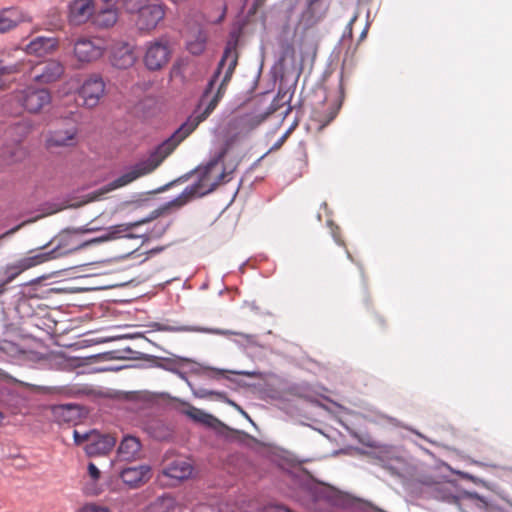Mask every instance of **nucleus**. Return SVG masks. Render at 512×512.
Wrapping results in <instances>:
<instances>
[{"label":"nucleus","mask_w":512,"mask_h":512,"mask_svg":"<svg viewBox=\"0 0 512 512\" xmlns=\"http://www.w3.org/2000/svg\"><path fill=\"white\" fill-rule=\"evenodd\" d=\"M207 34L206 32L198 28L195 32H192L186 41L187 50L193 55H200L206 48Z\"/></svg>","instance_id":"nucleus-24"},{"label":"nucleus","mask_w":512,"mask_h":512,"mask_svg":"<svg viewBox=\"0 0 512 512\" xmlns=\"http://www.w3.org/2000/svg\"><path fill=\"white\" fill-rule=\"evenodd\" d=\"M191 512H223V510L218 503H199L192 508Z\"/></svg>","instance_id":"nucleus-30"},{"label":"nucleus","mask_w":512,"mask_h":512,"mask_svg":"<svg viewBox=\"0 0 512 512\" xmlns=\"http://www.w3.org/2000/svg\"><path fill=\"white\" fill-rule=\"evenodd\" d=\"M6 76L7 75H4L2 72H0V90L7 89L9 86L8 82L5 80Z\"/></svg>","instance_id":"nucleus-36"},{"label":"nucleus","mask_w":512,"mask_h":512,"mask_svg":"<svg viewBox=\"0 0 512 512\" xmlns=\"http://www.w3.org/2000/svg\"><path fill=\"white\" fill-rule=\"evenodd\" d=\"M208 371L211 373L210 374V377L211 378H215V379H218L220 376L224 377L226 373H234V374H238V375H244V376H247V377H251V378H256V377H260V373L259 372H256V371H239V372H235V371H229V370H224V369H216V368H209Z\"/></svg>","instance_id":"nucleus-28"},{"label":"nucleus","mask_w":512,"mask_h":512,"mask_svg":"<svg viewBox=\"0 0 512 512\" xmlns=\"http://www.w3.org/2000/svg\"><path fill=\"white\" fill-rule=\"evenodd\" d=\"M106 50L100 37H80L74 43L73 53L80 63H91L100 59Z\"/></svg>","instance_id":"nucleus-6"},{"label":"nucleus","mask_w":512,"mask_h":512,"mask_svg":"<svg viewBox=\"0 0 512 512\" xmlns=\"http://www.w3.org/2000/svg\"><path fill=\"white\" fill-rule=\"evenodd\" d=\"M4 418V414L0 411V425L3 423Z\"/></svg>","instance_id":"nucleus-41"},{"label":"nucleus","mask_w":512,"mask_h":512,"mask_svg":"<svg viewBox=\"0 0 512 512\" xmlns=\"http://www.w3.org/2000/svg\"><path fill=\"white\" fill-rule=\"evenodd\" d=\"M238 64L237 43L229 41L225 47L221 60L212 78L208 82L195 112L165 141L159 144L146 159L133 165L127 172L101 188L96 199L105 193L126 186L136 179L148 175L156 170L161 163L187 138L198 125L206 120L215 110L224 96Z\"/></svg>","instance_id":"nucleus-1"},{"label":"nucleus","mask_w":512,"mask_h":512,"mask_svg":"<svg viewBox=\"0 0 512 512\" xmlns=\"http://www.w3.org/2000/svg\"><path fill=\"white\" fill-rule=\"evenodd\" d=\"M15 98L27 112L32 114L41 112L52 100L48 89L33 86L17 91Z\"/></svg>","instance_id":"nucleus-5"},{"label":"nucleus","mask_w":512,"mask_h":512,"mask_svg":"<svg viewBox=\"0 0 512 512\" xmlns=\"http://www.w3.org/2000/svg\"><path fill=\"white\" fill-rule=\"evenodd\" d=\"M263 121L262 117L244 115L233 119L231 125L243 132H250L255 129Z\"/></svg>","instance_id":"nucleus-25"},{"label":"nucleus","mask_w":512,"mask_h":512,"mask_svg":"<svg viewBox=\"0 0 512 512\" xmlns=\"http://www.w3.org/2000/svg\"><path fill=\"white\" fill-rule=\"evenodd\" d=\"M186 414L196 422L204 424L208 427H216L220 422L214 416L205 413L203 410L198 409L194 406H190L186 411Z\"/></svg>","instance_id":"nucleus-26"},{"label":"nucleus","mask_w":512,"mask_h":512,"mask_svg":"<svg viewBox=\"0 0 512 512\" xmlns=\"http://www.w3.org/2000/svg\"><path fill=\"white\" fill-rule=\"evenodd\" d=\"M265 0H256L257 4H261L262 2H264Z\"/></svg>","instance_id":"nucleus-42"},{"label":"nucleus","mask_w":512,"mask_h":512,"mask_svg":"<svg viewBox=\"0 0 512 512\" xmlns=\"http://www.w3.org/2000/svg\"><path fill=\"white\" fill-rule=\"evenodd\" d=\"M79 410L77 406L67 404L58 405L53 407V414L59 420L63 422L73 421L78 416Z\"/></svg>","instance_id":"nucleus-27"},{"label":"nucleus","mask_w":512,"mask_h":512,"mask_svg":"<svg viewBox=\"0 0 512 512\" xmlns=\"http://www.w3.org/2000/svg\"><path fill=\"white\" fill-rule=\"evenodd\" d=\"M44 264L39 249L29 250L23 257L3 268L6 283H11L23 272Z\"/></svg>","instance_id":"nucleus-11"},{"label":"nucleus","mask_w":512,"mask_h":512,"mask_svg":"<svg viewBox=\"0 0 512 512\" xmlns=\"http://www.w3.org/2000/svg\"><path fill=\"white\" fill-rule=\"evenodd\" d=\"M227 153V148L222 149L219 154L204 167L200 179L190 186H187L183 192L175 199L163 204L151 212L150 219H156L159 216L170 213L172 209H179L189 203L191 200L204 196L212 192L224 178V173L218 175V180L212 181L211 174L220 161Z\"/></svg>","instance_id":"nucleus-3"},{"label":"nucleus","mask_w":512,"mask_h":512,"mask_svg":"<svg viewBox=\"0 0 512 512\" xmlns=\"http://www.w3.org/2000/svg\"><path fill=\"white\" fill-rule=\"evenodd\" d=\"M289 136V131H287L286 133H284L274 144L273 146L270 148L269 152L271 151H276L278 149H280L282 147V145L285 143V141L287 140Z\"/></svg>","instance_id":"nucleus-34"},{"label":"nucleus","mask_w":512,"mask_h":512,"mask_svg":"<svg viewBox=\"0 0 512 512\" xmlns=\"http://www.w3.org/2000/svg\"><path fill=\"white\" fill-rule=\"evenodd\" d=\"M120 9L117 6H108L96 9L91 24L97 29H110L118 22Z\"/></svg>","instance_id":"nucleus-17"},{"label":"nucleus","mask_w":512,"mask_h":512,"mask_svg":"<svg viewBox=\"0 0 512 512\" xmlns=\"http://www.w3.org/2000/svg\"><path fill=\"white\" fill-rule=\"evenodd\" d=\"M336 242H338L339 244H343L339 239H336Z\"/></svg>","instance_id":"nucleus-43"},{"label":"nucleus","mask_w":512,"mask_h":512,"mask_svg":"<svg viewBox=\"0 0 512 512\" xmlns=\"http://www.w3.org/2000/svg\"><path fill=\"white\" fill-rule=\"evenodd\" d=\"M77 129L71 127L69 129H58L51 132L47 139V146L52 147H64L73 146L76 144Z\"/></svg>","instance_id":"nucleus-22"},{"label":"nucleus","mask_w":512,"mask_h":512,"mask_svg":"<svg viewBox=\"0 0 512 512\" xmlns=\"http://www.w3.org/2000/svg\"><path fill=\"white\" fill-rule=\"evenodd\" d=\"M112 64L119 69H127L134 65L136 54L134 47L128 43L117 44L112 52Z\"/></svg>","instance_id":"nucleus-18"},{"label":"nucleus","mask_w":512,"mask_h":512,"mask_svg":"<svg viewBox=\"0 0 512 512\" xmlns=\"http://www.w3.org/2000/svg\"><path fill=\"white\" fill-rule=\"evenodd\" d=\"M95 0H71L68 5V20L73 25H83L92 20Z\"/></svg>","instance_id":"nucleus-15"},{"label":"nucleus","mask_w":512,"mask_h":512,"mask_svg":"<svg viewBox=\"0 0 512 512\" xmlns=\"http://www.w3.org/2000/svg\"><path fill=\"white\" fill-rule=\"evenodd\" d=\"M31 16L20 7L11 6L0 9V34L8 33L22 23H30Z\"/></svg>","instance_id":"nucleus-14"},{"label":"nucleus","mask_w":512,"mask_h":512,"mask_svg":"<svg viewBox=\"0 0 512 512\" xmlns=\"http://www.w3.org/2000/svg\"><path fill=\"white\" fill-rule=\"evenodd\" d=\"M34 220H28V221H24L22 223H20L19 225L11 228L10 230L6 231L5 233L1 234L0 235V241L13 235L14 233H16L17 231H19L22 227H24L26 224L28 223H32Z\"/></svg>","instance_id":"nucleus-32"},{"label":"nucleus","mask_w":512,"mask_h":512,"mask_svg":"<svg viewBox=\"0 0 512 512\" xmlns=\"http://www.w3.org/2000/svg\"><path fill=\"white\" fill-rule=\"evenodd\" d=\"M193 473L192 464L181 457H165L162 464L161 474L165 477L183 481L188 479Z\"/></svg>","instance_id":"nucleus-13"},{"label":"nucleus","mask_w":512,"mask_h":512,"mask_svg":"<svg viewBox=\"0 0 512 512\" xmlns=\"http://www.w3.org/2000/svg\"><path fill=\"white\" fill-rule=\"evenodd\" d=\"M152 476L151 467L139 465L126 467L121 470L119 477L130 488H138L147 483Z\"/></svg>","instance_id":"nucleus-16"},{"label":"nucleus","mask_w":512,"mask_h":512,"mask_svg":"<svg viewBox=\"0 0 512 512\" xmlns=\"http://www.w3.org/2000/svg\"><path fill=\"white\" fill-rule=\"evenodd\" d=\"M74 439L77 444H81L85 441L89 442L86 447V451L89 455L107 454L116 444L115 437L109 434L100 435L96 432L80 434L75 430Z\"/></svg>","instance_id":"nucleus-10"},{"label":"nucleus","mask_w":512,"mask_h":512,"mask_svg":"<svg viewBox=\"0 0 512 512\" xmlns=\"http://www.w3.org/2000/svg\"><path fill=\"white\" fill-rule=\"evenodd\" d=\"M170 57L171 49L168 42L156 40L146 44L143 62L148 70L158 71L168 64Z\"/></svg>","instance_id":"nucleus-7"},{"label":"nucleus","mask_w":512,"mask_h":512,"mask_svg":"<svg viewBox=\"0 0 512 512\" xmlns=\"http://www.w3.org/2000/svg\"><path fill=\"white\" fill-rule=\"evenodd\" d=\"M64 71L63 64L57 60H48L36 64L31 61V69L28 70L27 75L35 82L48 84L59 80Z\"/></svg>","instance_id":"nucleus-9"},{"label":"nucleus","mask_w":512,"mask_h":512,"mask_svg":"<svg viewBox=\"0 0 512 512\" xmlns=\"http://www.w3.org/2000/svg\"><path fill=\"white\" fill-rule=\"evenodd\" d=\"M95 230V228L86 227L67 228L62 230L49 243H55V246L52 249L44 251L48 245L38 248L40 250V256L42 257L43 263L67 256L94 244L118 239L122 232L121 226H114L111 227L108 232L99 237L91 239L82 238L83 234L90 233Z\"/></svg>","instance_id":"nucleus-2"},{"label":"nucleus","mask_w":512,"mask_h":512,"mask_svg":"<svg viewBox=\"0 0 512 512\" xmlns=\"http://www.w3.org/2000/svg\"><path fill=\"white\" fill-rule=\"evenodd\" d=\"M57 48L58 40L56 38L39 36L30 41L26 46L25 54H34L42 57L53 53Z\"/></svg>","instance_id":"nucleus-20"},{"label":"nucleus","mask_w":512,"mask_h":512,"mask_svg":"<svg viewBox=\"0 0 512 512\" xmlns=\"http://www.w3.org/2000/svg\"><path fill=\"white\" fill-rule=\"evenodd\" d=\"M339 107L333 102L323 101L320 107L312 112V120L319 123V128H325L338 114Z\"/></svg>","instance_id":"nucleus-21"},{"label":"nucleus","mask_w":512,"mask_h":512,"mask_svg":"<svg viewBox=\"0 0 512 512\" xmlns=\"http://www.w3.org/2000/svg\"><path fill=\"white\" fill-rule=\"evenodd\" d=\"M225 14H226V7H225V6H223V7H222V13H221V15L219 16V18L217 19V21H216V22H221V21L224 19Z\"/></svg>","instance_id":"nucleus-38"},{"label":"nucleus","mask_w":512,"mask_h":512,"mask_svg":"<svg viewBox=\"0 0 512 512\" xmlns=\"http://www.w3.org/2000/svg\"><path fill=\"white\" fill-rule=\"evenodd\" d=\"M149 0H123V8L127 13H136L145 5L148 4Z\"/></svg>","instance_id":"nucleus-29"},{"label":"nucleus","mask_w":512,"mask_h":512,"mask_svg":"<svg viewBox=\"0 0 512 512\" xmlns=\"http://www.w3.org/2000/svg\"><path fill=\"white\" fill-rule=\"evenodd\" d=\"M170 1L173 2L174 4H179V3L185 2L186 0H170Z\"/></svg>","instance_id":"nucleus-40"},{"label":"nucleus","mask_w":512,"mask_h":512,"mask_svg":"<svg viewBox=\"0 0 512 512\" xmlns=\"http://www.w3.org/2000/svg\"><path fill=\"white\" fill-rule=\"evenodd\" d=\"M88 474L94 481L98 480L101 475L100 470L92 462L88 464Z\"/></svg>","instance_id":"nucleus-33"},{"label":"nucleus","mask_w":512,"mask_h":512,"mask_svg":"<svg viewBox=\"0 0 512 512\" xmlns=\"http://www.w3.org/2000/svg\"><path fill=\"white\" fill-rule=\"evenodd\" d=\"M356 19H357V15H354L352 17V19L350 20L349 25H348L350 29H351L352 24L356 21Z\"/></svg>","instance_id":"nucleus-39"},{"label":"nucleus","mask_w":512,"mask_h":512,"mask_svg":"<svg viewBox=\"0 0 512 512\" xmlns=\"http://www.w3.org/2000/svg\"><path fill=\"white\" fill-rule=\"evenodd\" d=\"M29 69H31V60L22 49L13 47L0 51V72L4 75H27Z\"/></svg>","instance_id":"nucleus-4"},{"label":"nucleus","mask_w":512,"mask_h":512,"mask_svg":"<svg viewBox=\"0 0 512 512\" xmlns=\"http://www.w3.org/2000/svg\"><path fill=\"white\" fill-rule=\"evenodd\" d=\"M8 284L9 283H6L5 279L2 282H0V295H2L7 290Z\"/></svg>","instance_id":"nucleus-37"},{"label":"nucleus","mask_w":512,"mask_h":512,"mask_svg":"<svg viewBox=\"0 0 512 512\" xmlns=\"http://www.w3.org/2000/svg\"><path fill=\"white\" fill-rule=\"evenodd\" d=\"M142 445L140 440L132 435H126L118 447V457L123 461H133L141 458Z\"/></svg>","instance_id":"nucleus-19"},{"label":"nucleus","mask_w":512,"mask_h":512,"mask_svg":"<svg viewBox=\"0 0 512 512\" xmlns=\"http://www.w3.org/2000/svg\"><path fill=\"white\" fill-rule=\"evenodd\" d=\"M264 512H293L283 505H269L265 508Z\"/></svg>","instance_id":"nucleus-35"},{"label":"nucleus","mask_w":512,"mask_h":512,"mask_svg":"<svg viewBox=\"0 0 512 512\" xmlns=\"http://www.w3.org/2000/svg\"><path fill=\"white\" fill-rule=\"evenodd\" d=\"M178 508L181 505L176 497L171 493H164L147 505L146 512H175Z\"/></svg>","instance_id":"nucleus-23"},{"label":"nucleus","mask_w":512,"mask_h":512,"mask_svg":"<svg viewBox=\"0 0 512 512\" xmlns=\"http://www.w3.org/2000/svg\"><path fill=\"white\" fill-rule=\"evenodd\" d=\"M165 5L159 2L148 3L139 11L135 19L137 29L142 33L153 31L164 19L166 11Z\"/></svg>","instance_id":"nucleus-8"},{"label":"nucleus","mask_w":512,"mask_h":512,"mask_svg":"<svg viewBox=\"0 0 512 512\" xmlns=\"http://www.w3.org/2000/svg\"><path fill=\"white\" fill-rule=\"evenodd\" d=\"M78 93L83 100V104L88 108H93L98 105L100 99L104 96L105 83L99 76H90L83 82Z\"/></svg>","instance_id":"nucleus-12"},{"label":"nucleus","mask_w":512,"mask_h":512,"mask_svg":"<svg viewBox=\"0 0 512 512\" xmlns=\"http://www.w3.org/2000/svg\"><path fill=\"white\" fill-rule=\"evenodd\" d=\"M79 512H110L109 509L105 506L96 504V503H88L84 505Z\"/></svg>","instance_id":"nucleus-31"}]
</instances>
